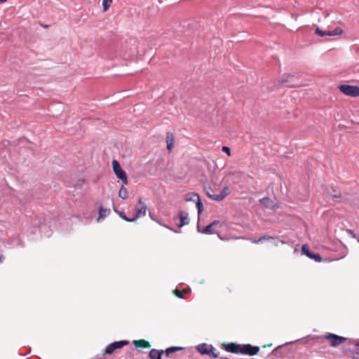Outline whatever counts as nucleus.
Returning <instances> with one entry per match:
<instances>
[{
	"label": "nucleus",
	"mask_w": 359,
	"mask_h": 359,
	"mask_svg": "<svg viewBox=\"0 0 359 359\" xmlns=\"http://www.w3.org/2000/svg\"><path fill=\"white\" fill-rule=\"evenodd\" d=\"M196 350L201 354L208 355L212 358H217L219 353L216 352L215 348L212 344L202 343L196 346Z\"/></svg>",
	"instance_id": "1"
},
{
	"label": "nucleus",
	"mask_w": 359,
	"mask_h": 359,
	"mask_svg": "<svg viewBox=\"0 0 359 359\" xmlns=\"http://www.w3.org/2000/svg\"><path fill=\"white\" fill-rule=\"evenodd\" d=\"M318 338L329 340L330 344L332 347L338 346L348 340V339L344 337L339 336L333 333H327L323 337H318Z\"/></svg>",
	"instance_id": "2"
},
{
	"label": "nucleus",
	"mask_w": 359,
	"mask_h": 359,
	"mask_svg": "<svg viewBox=\"0 0 359 359\" xmlns=\"http://www.w3.org/2000/svg\"><path fill=\"white\" fill-rule=\"evenodd\" d=\"M339 90L345 95L356 97H359V86L348 84H342L339 86Z\"/></svg>",
	"instance_id": "3"
},
{
	"label": "nucleus",
	"mask_w": 359,
	"mask_h": 359,
	"mask_svg": "<svg viewBox=\"0 0 359 359\" xmlns=\"http://www.w3.org/2000/svg\"><path fill=\"white\" fill-rule=\"evenodd\" d=\"M279 83H287L289 88L299 87L302 85V82L297 76L294 74H287L278 81Z\"/></svg>",
	"instance_id": "4"
},
{
	"label": "nucleus",
	"mask_w": 359,
	"mask_h": 359,
	"mask_svg": "<svg viewBox=\"0 0 359 359\" xmlns=\"http://www.w3.org/2000/svg\"><path fill=\"white\" fill-rule=\"evenodd\" d=\"M112 169L116 177L121 180L123 184H128V178L126 172L121 168L120 163L116 160L112 161Z\"/></svg>",
	"instance_id": "5"
},
{
	"label": "nucleus",
	"mask_w": 359,
	"mask_h": 359,
	"mask_svg": "<svg viewBox=\"0 0 359 359\" xmlns=\"http://www.w3.org/2000/svg\"><path fill=\"white\" fill-rule=\"evenodd\" d=\"M129 341L128 340H121L112 342L108 344L104 350L103 355L108 354L111 355L117 349L122 348L126 345H128Z\"/></svg>",
	"instance_id": "6"
},
{
	"label": "nucleus",
	"mask_w": 359,
	"mask_h": 359,
	"mask_svg": "<svg viewBox=\"0 0 359 359\" xmlns=\"http://www.w3.org/2000/svg\"><path fill=\"white\" fill-rule=\"evenodd\" d=\"M185 200L187 201H192L196 203L198 209V214L201 215L203 211V205L200 198L199 194L197 193H189L186 195Z\"/></svg>",
	"instance_id": "7"
},
{
	"label": "nucleus",
	"mask_w": 359,
	"mask_h": 359,
	"mask_svg": "<svg viewBox=\"0 0 359 359\" xmlns=\"http://www.w3.org/2000/svg\"><path fill=\"white\" fill-rule=\"evenodd\" d=\"M147 210V206L142 201V198H140L137 201V204L135 208V212L132 217V220L135 221L136 219L144 216L146 215Z\"/></svg>",
	"instance_id": "8"
},
{
	"label": "nucleus",
	"mask_w": 359,
	"mask_h": 359,
	"mask_svg": "<svg viewBox=\"0 0 359 359\" xmlns=\"http://www.w3.org/2000/svg\"><path fill=\"white\" fill-rule=\"evenodd\" d=\"M260 348L257 346H252L250 344H241V354L247 355H257Z\"/></svg>",
	"instance_id": "9"
},
{
	"label": "nucleus",
	"mask_w": 359,
	"mask_h": 359,
	"mask_svg": "<svg viewBox=\"0 0 359 359\" xmlns=\"http://www.w3.org/2000/svg\"><path fill=\"white\" fill-rule=\"evenodd\" d=\"M342 33H343V30L339 27H337L334 29L329 30V31H323V30L320 29L319 27H317L315 31V34H316L317 35L322 36V37L327 36H337V35H340Z\"/></svg>",
	"instance_id": "10"
},
{
	"label": "nucleus",
	"mask_w": 359,
	"mask_h": 359,
	"mask_svg": "<svg viewBox=\"0 0 359 359\" xmlns=\"http://www.w3.org/2000/svg\"><path fill=\"white\" fill-rule=\"evenodd\" d=\"M302 252L309 258L313 259L316 262H320L322 260L321 256L318 253L311 252L307 244H304L302 248Z\"/></svg>",
	"instance_id": "11"
},
{
	"label": "nucleus",
	"mask_w": 359,
	"mask_h": 359,
	"mask_svg": "<svg viewBox=\"0 0 359 359\" xmlns=\"http://www.w3.org/2000/svg\"><path fill=\"white\" fill-rule=\"evenodd\" d=\"M231 193L230 188L228 186H225L220 194H210L209 192L207 193L208 196L216 201H222L224 200V198H226L228 195H229Z\"/></svg>",
	"instance_id": "12"
},
{
	"label": "nucleus",
	"mask_w": 359,
	"mask_h": 359,
	"mask_svg": "<svg viewBox=\"0 0 359 359\" xmlns=\"http://www.w3.org/2000/svg\"><path fill=\"white\" fill-rule=\"evenodd\" d=\"M224 346L226 351L231 353L241 354V344L231 342Z\"/></svg>",
	"instance_id": "13"
},
{
	"label": "nucleus",
	"mask_w": 359,
	"mask_h": 359,
	"mask_svg": "<svg viewBox=\"0 0 359 359\" xmlns=\"http://www.w3.org/2000/svg\"><path fill=\"white\" fill-rule=\"evenodd\" d=\"M219 223V221L215 220L212 222H211L210 224H208V226H204L202 229H201L199 225H198V226H197L198 231L200 233H205V234L215 233L216 231L213 230L212 227L215 225L218 224Z\"/></svg>",
	"instance_id": "14"
},
{
	"label": "nucleus",
	"mask_w": 359,
	"mask_h": 359,
	"mask_svg": "<svg viewBox=\"0 0 359 359\" xmlns=\"http://www.w3.org/2000/svg\"><path fill=\"white\" fill-rule=\"evenodd\" d=\"M179 219L180 220V222L177 224V226L179 228H181L189 223V214L187 212L184 211H180L179 212Z\"/></svg>",
	"instance_id": "15"
},
{
	"label": "nucleus",
	"mask_w": 359,
	"mask_h": 359,
	"mask_svg": "<svg viewBox=\"0 0 359 359\" xmlns=\"http://www.w3.org/2000/svg\"><path fill=\"white\" fill-rule=\"evenodd\" d=\"M111 212V210L109 208H105L102 206H100L99 208L98 212V217L97 219V221L100 222L101 220H103L104 218H106Z\"/></svg>",
	"instance_id": "16"
},
{
	"label": "nucleus",
	"mask_w": 359,
	"mask_h": 359,
	"mask_svg": "<svg viewBox=\"0 0 359 359\" xmlns=\"http://www.w3.org/2000/svg\"><path fill=\"white\" fill-rule=\"evenodd\" d=\"M163 350H158L156 348H152L149 353V357L150 359H161L162 355L163 354Z\"/></svg>",
	"instance_id": "17"
},
{
	"label": "nucleus",
	"mask_w": 359,
	"mask_h": 359,
	"mask_svg": "<svg viewBox=\"0 0 359 359\" xmlns=\"http://www.w3.org/2000/svg\"><path fill=\"white\" fill-rule=\"evenodd\" d=\"M167 149L171 151L174 147L175 137L172 133H167L166 135Z\"/></svg>",
	"instance_id": "18"
},
{
	"label": "nucleus",
	"mask_w": 359,
	"mask_h": 359,
	"mask_svg": "<svg viewBox=\"0 0 359 359\" xmlns=\"http://www.w3.org/2000/svg\"><path fill=\"white\" fill-rule=\"evenodd\" d=\"M133 344L136 348L138 347H143V348H149L150 344L145 341L144 339H140V340H134L133 341Z\"/></svg>",
	"instance_id": "19"
},
{
	"label": "nucleus",
	"mask_w": 359,
	"mask_h": 359,
	"mask_svg": "<svg viewBox=\"0 0 359 359\" xmlns=\"http://www.w3.org/2000/svg\"><path fill=\"white\" fill-rule=\"evenodd\" d=\"M269 240H278V237H277V236L273 237V236H264L260 237L257 240H256V239L252 240V243H262L264 241H269Z\"/></svg>",
	"instance_id": "20"
},
{
	"label": "nucleus",
	"mask_w": 359,
	"mask_h": 359,
	"mask_svg": "<svg viewBox=\"0 0 359 359\" xmlns=\"http://www.w3.org/2000/svg\"><path fill=\"white\" fill-rule=\"evenodd\" d=\"M259 202L266 208H273V206L272 205L273 201L269 198L266 197L261 198Z\"/></svg>",
	"instance_id": "21"
},
{
	"label": "nucleus",
	"mask_w": 359,
	"mask_h": 359,
	"mask_svg": "<svg viewBox=\"0 0 359 359\" xmlns=\"http://www.w3.org/2000/svg\"><path fill=\"white\" fill-rule=\"evenodd\" d=\"M184 348L182 347H180V346H171V347H169L168 348H166L165 351H164V353H165V355L167 356L170 355L171 353H173L177 351H180V350H182Z\"/></svg>",
	"instance_id": "22"
},
{
	"label": "nucleus",
	"mask_w": 359,
	"mask_h": 359,
	"mask_svg": "<svg viewBox=\"0 0 359 359\" xmlns=\"http://www.w3.org/2000/svg\"><path fill=\"white\" fill-rule=\"evenodd\" d=\"M124 184H123V185L121 186V189H119V191H118V196L122 198V199H126L128 198V191L127 189L124 187L123 186Z\"/></svg>",
	"instance_id": "23"
},
{
	"label": "nucleus",
	"mask_w": 359,
	"mask_h": 359,
	"mask_svg": "<svg viewBox=\"0 0 359 359\" xmlns=\"http://www.w3.org/2000/svg\"><path fill=\"white\" fill-rule=\"evenodd\" d=\"M115 212H116L121 218H122L123 220L129 222H134V220H132V217H128L123 212L119 211L117 209L114 208Z\"/></svg>",
	"instance_id": "24"
},
{
	"label": "nucleus",
	"mask_w": 359,
	"mask_h": 359,
	"mask_svg": "<svg viewBox=\"0 0 359 359\" xmlns=\"http://www.w3.org/2000/svg\"><path fill=\"white\" fill-rule=\"evenodd\" d=\"M111 3L112 0H102L103 11H107L111 6Z\"/></svg>",
	"instance_id": "25"
},
{
	"label": "nucleus",
	"mask_w": 359,
	"mask_h": 359,
	"mask_svg": "<svg viewBox=\"0 0 359 359\" xmlns=\"http://www.w3.org/2000/svg\"><path fill=\"white\" fill-rule=\"evenodd\" d=\"M330 197L334 201H337L338 199L341 198V194L336 189H333V194H330Z\"/></svg>",
	"instance_id": "26"
},
{
	"label": "nucleus",
	"mask_w": 359,
	"mask_h": 359,
	"mask_svg": "<svg viewBox=\"0 0 359 359\" xmlns=\"http://www.w3.org/2000/svg\"><path fill=\"white\" fill-rule=\"evenodd\" d=\"M222 150V151L225 152L229 156H231V149L229 147L223 146Z\"/></svg>",
	"instance_id": "27"
},
{
	"label": "nucleus",
	"mask_w": 359,
	"mask_h": 359,
	"mask_svg": "<svg viewBox=\"0 0 359 359\" xmlns=\"http://www.w3.org/2000/svg\"><path fill=\"white\" fill-rule=\"evenodd\" d=\"M291 343H292V341H291V342H287V343H285V344H283V345H279V346H277L275 349H273V350L272 353L276 354V352L278 351V350L279 348H281L283 346H285V345L290 344H291Z\"/></svg>",
	"instance_id": "28"
},
{
	"label": "nucleus",
	"mask_w": 359,
	"mask_h": 359,
	"mask_svg": "<svg viewBox=\"0 0 359 359\" xmlns=\"http://www.w3.org/2000/svg\"><path fill=\"white\" fill-rule=\"evenodd\" d=\"M175 295H176L177 297H179V298H180V299H183V298H184V297H183L182 292L180 290H178V289H176V290H175Z\"/></svg>",
	"instance_id": "29"
},
{
	"label": "nucleus",
	"mask_w": 359,
	"mask_h": 359,
	"mask_svg": "<svg viewBox=\"0 0 359 359\" xmlns=\"http://www.w3.org/2000/svg\"><path fill=\"white\" fill-rule=\"evenodd\" d=\"M354 344H355V353L359 354V341L358 340H354Z\"/></svg>",
	"instance_id": "30"
},
{
	"label": "nucleus",
	"mask_w": 359,
	"mask_h": 359,
	"mask_svg": "<svg viewBox=\"0 0 359 359\" xmlns=\"http://www.w3.org/2000/svg\"><path fill=\"white\" fill-rule=\"evenodd\" d=\"M346 232L353 238H357L356 235L354 233L353 231L351 229H347Z\"/></svg>",
	"instance_id": "31"
},
{
	"label": "nucleus",
	"mask_w": 359,
	"mask_h": 359,
	"mask_svg": "<svg viewBox=\"0 0 359 359\" xmlns=\"http://www.w3.org/2000/svg\"><path fill=\"white\" fill-rule=\"evenodd\" d=\"M164 226H165V227H166V228H168V229H170V231H174L175 233H178V231H177L175 230L174 229H172V228H171V227H169V226H166V225H164Z\"/></svg>",
	"instance_id": "32"
},
{
	"label": "nucleus",
	"mask_w": 359,
	"mask_h": 359,
	"mask_svg": "<svg viewBox=\"0 0 359 359\" xmlns=\"http://www.w3.org/2000/svg\"><path fill=\"white\" fill-rule=\"evenodd\" d=\"M45 226L44 224H41L39 225L38 228L39 229L40 231H41V229Z\"/></svg>",
	"instance_id": "33"
},
{
	"label": "nucleus",
	"mask_w": 359,
	"mask_h": 359,
	"mask_svg": "<svg viewBox=\"0 0 359 359\" xmlns=\"http://www.w3.org/2000/svg\"><path fill=\"white\" fill-rule=\"evenodd\" d=\"M279 242H280V243H283V244L285 243V241H278V242H276V243H275V245H276V246H277V245H278V243H279Z\"/></svg>",
	"instance_id": "34"
},
{
	"label": "nucleus",
	"mask_w": 359,
	"mask_h": 359,
	"mask_svg": "<svg viewBox=\"0 0 359 359\" xmlns=\"http://www.w3.org/2000/svg\"><path fill=\"white\" fill-rule=\"evenodd\" d=\"M4 259V257L2 255H0V264L3 262Z\"/></svg>",
	"instance_id": "35"
},
{
	"label": "nucleus",
	"mask_w": 359,
	"mask_h": 359,
	"mask_svg": "<svg viewBox=\"0 0 359 359\" xmlns=\"http://www.w3.org/2000/svg\"><path fill=\"white\" fill-rule=\"evenodd\" d=\"M149 216H150V217L151 218V219H153V220H156V219L154 218V216L152 215V214H151V212L149 213Z\"/></svg>",
	"instance_id": "36"
},
{
	"label": "nucleus",
	"mask_w": 359,
	"mask_h": 359,
	"mask_svg": "<svg viewBox=\"0 0 359 359\" xmlns=\"http://www.w3.org/2000/svg\"><path fill=\"white\" fill-rule=\"evenodd\" d=\"M7 0H0V4H2V3H4L5 1H6Z\"/></svg>",
	"instance_id": "37"
},
{
	"label": "nucleus",
	"mask_w": 359,
	"mask_h": 359,
	"mask_svg": "<svg viewBox=\"0 0 359 359\" xmlns=\"http://www.w3.org/2000/svg\"><path fill=\"white\" fill-rule=\"evenodd\" d=\"M48 27H49V25H43V27H45V28H47Z\"/></svg>",
	"instance_id": "38"
},
{
	"label": "nucleus",
	"mask_w": 359,
	"mask_h": 359,
	"mask_svg": "<svg viewBox=\"0 0 359 359\" xmlns=\"http://www.w3.org/2000/svg\"><path fill=\"white\" fill-rule=\"evenodd\" d=\"M357 238V241H358V243H359V238Z\"/></svg>",
	"instance_id": "39"
},
{
	"label": "nucleus",
	"mask_w": 359,
	"mask_h": 359,
	"mask_svg": "<svg viewBox=\"0 0 359 359\" xmlns=\"http://www.w3.org/2000/svg\"><path fill=\"white\" fill-rule=\"evenodd\" d=\"M221 358H222V359H226V358H224V357H221Z\"/></svg>",
	"instance_id": "40"
}]
</instances>
